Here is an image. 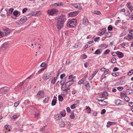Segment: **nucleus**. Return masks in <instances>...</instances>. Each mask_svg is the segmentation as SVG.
Instances as JSON below:
<instances>
[{
    "mask_svg": "<svg viewBox=\"0 0 133 133\" xmlns=\"http://www.w3.org/2000/svg\"><path fill=\"white\" fill-rule=\"evenodd\" d=\"M4 32L5 33V35H8V34L10 33V31L9 29L7 28L6 29H3Z\"/></svg>",
    "mask_w": 133,
    "mask_h": 133,
    "instance_id": "16",
    "label": "nucleus"
},
{
    "mask_svg": "<svg viewBox=\"0 0 133 133\" xmlns=\"http://www.w3.org/2000/svg\"><path fill=\"white\" fill-rule=\"evenodd\" d=\"M60 114H61V116H62L64 117L66 114L65 111L64 110L63 111H61L60 112Z\"/></svg>",
    "mask_w": 133,
    "mask_h": 133,
    "instance_id": "25",
    "label": "nucleus"
},
{
    "mask_svg": "<svg viewBox=\"0 0 133 133\" xmlns=\"http://www.w3.org/2000/svg\"><path fill=\"white\" fill-rule=\"evenodd\" d=\"M117 52L118 53L117 56L119 58H121L124 56V54L122 52L118 51H117Z\"/></svg>",
    "mask_w": 133,
    "mask_h": 133,
    "instance_id": "12",
    "label": "nucleus"
},
{
    "mask_svg": "<svg viewBox=\"0 0 133 133\" xmlns=\"http://www.w3.org/2000/svg\"><path fill=\"white\" fill-rule=\"evenodd\" d=\"M112 55L114 56H117V53L115 52H112L111 53Z\"/></svg>",
    "mask_w": 133,
    "mask_h": 133,
    "instance_id": "50",
    "label": "nucleus"
},
{
    "mask_svg": "<svg viewBox=\"0 0 133 133\" xmlns=\"http://www.w3.org/2000/svg\"><path fill=\"white\" fill-rule=\"evenodd\" d=\"M124 99L125 101L127 102H129L130 100L129 97L127 96H125Z\"/></svg>",
    "mask_w": 133,
    "mask_h": 133,
    "instance_id": "44",
    "label": "nucleus"
},
{
    "mask_svg": "<svg viewBox=\"0 0 133 133\" xmlns=\"http://www.w3.org/2000/svg\"><path fill=\"white\" fill-rule=\"evenodd\" d=\"M46 68V67H44L43 68L39 70L38 72L36 73V74H39L40 73H41Z\"/></svg>",
    "mask_w": 133,
    "mask_h": 133,
    "instance_id": "19",
    "label": "nucleus"
},
{
    "mask_svg": "<svg viewBox=\"0 0 133 133\" xmlns=\"http://www.w3.org/2000/svg\"><path fill=\"white\" fill-rule=\"evenodd\" d=\"M71 5L72 6L78 9H81L82 8L81 6L79 3H72Z\"/></svg>",
    "mask_w": 133,
    "mask_h": 133,
    "instance_id": "5",
    "label": "nucleus"
},
{
    "mask_svg": "<svg viewBox=\"0 0 133 133\" xmlns=\"http://www.w3.org/2000/svg\"><path fill=\"white\" fill-rule=\"evenodd\" d=\"M83 24L85 25H87L88 23V21L87 19L84 18L83 20Z\"/></svg>",
    "mask_w": 133,
    "mask_h": 133,
    "instance_id": "17",
    "label": "nucleus"
},
{
    "mask_svg": "<svg viewBox=\"0 0 133 133\" xmlns=\"http://www.w3.org/2000/svg\"><path fill=\"white\" fill-rule=\"evenodd\" d=\"M54 5L55 6H60L62 5V2H60V3H56L54 4Z\"/></svg>",
    "mask_w": 133,
    "mask_h": 133,
    "instance_id": "32",
    "label": "nucleus"
},
{
    "mask_svg": "<svg viewBox=\"0 0 133 133\" xmlns=\"http://www.w3.org/2000/svg\"><path fill=\"white\" fill-rule=\"evenodd\" d=\"M60 126L62 127H64L65 126V123L64 122L61 121L59 123Z\"/></svg>",
    "mask_w": 133,
    "mask_h": 133,
    "instance_id": "24",
    "label": "nucleus"
},
{
    "mask_svg": "<svg viewBox=\"0 0 133 133\" xmlns=\"http://www.w3.org/2000/svg\"><path fill=\"white\" fill-rule=\"evenodd\" d=\"M19 103V101L17 102L14 104V106L15 107H17Z\"/></svg>",
    "mask_w": 133,
    "mask_h": 133,
    "instance_id": "51",
    "label": "nucleus"
},
{
    "mask_svg": "<svg viewBox=\"0 0 133 133\" xmlns=\"http://www.w3.org/2000/svg\"><path fill=\"white\" fill-rule=\"evenodd\" d=\"M101 32L99 33V35H102L106 31V28H103L101 30Z\"/></svg>",
    "mask_w": 133,
    "mask_h": 133,
    "instance_id": "18",
    "label": "nucleus"
},
{
    "mask_svg": "<svg viewBox=\"0 0 133 133\" xmlns=\"http://www.w3.org/2000/svg\"><path fill=\"white\" fill-rule=\"evenodd\" d=\"M98 71V70L95 71L91 75V76L92 77H94L95 75L97 73Z\"/></svg>",
    "mask_w": 133,
    "mask_h": 133,
    "instance_id": "53",
    "label": "nucleus"
},
{
    "mask_svg": "<svg viewBox=\"0 0 133 133\" xmlns=\"http://www.w3.org/2000/svg\"><path fill=\"white\" fill-rule=\"evenodd\" d=\"M117 89L118 90L121 91L123 89V88L122 87H119L117 88Z\"/></svg>",
    "mask_w": 133,
    "mask_h": 133,
    "instance_id": "54",
    "label": "nucleus"
},
{
    "mask_svg": "<svg viewBox=\"0 0 133 133\" xmlns=\"http://www.w3.org/2000/svg\"><path fill=\"white\" fill-rule=\"evenodd\" d=\"M75 105H76V104H74L71 105L70 106L71 108L72 109H73L75 108L76 107L75 106Z\"/></svg>",
    "mask_w": 133,
    "mask_h": 133,
    "instance_id": "47",
    "label": "nucleus"
},
{
    "mask_svg": "<svg viewBox=\"0 0 133 133\" xmlns=\"http://www.w3.org/2000/svg\"><path fill=\"white\" fill-rule=\"evenodd\" d=\"M101 53V51H100L99 49H97V50L95 51V52L94 53L95 54H97V55H99Z\"/></svg>",
    "mask_w": 133,
    "mask_h": 133,
    "instance_id": "36",
    "label": "nucleus"
},
{
    "mask_svg": "<svg viewBox=\"0 0 133 133\" xmlns=\"http://www.w3.org/2000/svg\"><path fill=\"white\" fill-rule=\"evenodd\" d=\"M12 118L13 119H15L18 118L17 115H14L12 116Z\"/></svg>",
    "mask_w": 133,
    "mask_h": 133,
    "instance_id": "64",
    "label": "nucleus"
},
{
    "mask_svg": "<svg viewBox=\"0 0 133 133\" xmlns=\"http://www.w3.org/2000/svg\"><path fill=\"white\" fill-rule=\"evenodd\" d=\"M110 52V50L109 49H107L104 52L103 54H108L109 52Z\"/></svg>",
    "mask_w": 133,
    "mask_h": 133,
    "instance_id": "43",
    "label": "nucleus"
},
{
    "mask_svg": "<svg viewBox=\"0 0 133 133\" xmlns=\"http://www.w3.org/2000/svg\"><path fill=\"white\" fill-rule=\"evenodd\" d=\"M122 101L119 99H117L115 101V103L116 104L118 105H121L122 104H121V102Z\"/></svg>",
    "mask_w": 133,
    "mask_h": 133,
    "instance_id": "14",
    "label": "nucleus"
},
{
    "mask_svg": "<svg viewBox=\"0 0 133 133\" xmlns=\"http://www.w3.org/2000/svg\"><path fill=\"white\" fill-rule=\"evenodd\" d=\"M53 11L54 15V14H58V11H57L56 9H53Z\"/></svg>",
    "mask_w": 133,
    "mask_h": 133,
    "instance_id": "39",
    "label": "nucleus"
},
{
    "mask_svg": "<svg viewBox=\"0 0 133 133\" xmlns=\"http://www.w3.org/2000/svg\"><path fill=\"white\" fill-rule=\"evenodd\" d=\"M126 92L125 93H123L122 92H121L120 93L121 94V97H124V96H127V94L126 93Z\"/></svg>",
    "mask_w": 133,
    "mask_h": 133,
    "instance_id": "35",
    "label": "nucleus"
},
{
    "mask_svg": "<svg viewBox=\"0 0 133 133\" xmlns=\"http://www.w3.org/2000/svg\"><path fill=\"white\" fill-rule=\"evenodd\" d=\"M87 108L86 109V110L87 111V112L88 114H90L91 113V109L89 107H86Z\"/></svg>",
    "mask_w": 133,
    "mask_h": 133,
    "instance_id": "26",
    "label": "nucleus"
},
{
    "mask_svg": "<svg viewBox=\"0 0 133 133\" xmlns=\"http://www.w3.org/2000/svg\"><path fill=\"white\" fill-rule=\"evenodd\" d=\"M126 92H129V95L133 94V91L131 89H127L126 90Z\"/></svg>",
    "mask_w": 133,
    "mask_h": 133,
    "instance_id": "28",
    "label": "nucleus"
},
{
    "mask_svg": "<svg viewBox=\"0 0 133 133\" xmlns=\"http://www.w3.org/2000/svg\"><path fill=\"white\" fill-rule=\"evenodd\" d=\"M27 20V18L25 16L23 17L20 19L18 21L20 22H21V24L23 23L24 22H25Z\"/></svg>",
    "mask_w": 133,
    "mask_h": 133,
    "instance_id": "8",
    "label": "nucleus"
},
{
    "mask_svg": "<svg viewBox=\"0 0 133 133\" xmlns=\"http://www.w3.org/2000/svg\"><path fill=\"white\" fill-rule=\"evenodd\" d=\"M58 99L59 101L62 102L63 100V96L60 95L58 96Z\"/></svg>",
    "mask_w": 133,
    "mask_h": 133,
    "instance_id": "23",
    "label": "nucleus"
},
{
    "mask_svg": "<svg viewBox=\"0 0 133 133\" xmlns=\"http://www.w3.org/2000/svg\"><path fill=\"white\" fill-rule=\"evenodd\" d=\"M73 83L72 82H71V81H69L68 82H67L66 83V84H67L68 86L69 87H70L72 84Z\"/></svg>",
    "mask_w": 133,
    "mask_h": 133,
    "instance_id": "29",
    "label": "nucleus"
},
{
    "mask_svg": "<svg viewBox=\"0 0 133 133\" xmlns=\"http://www.w3.org/2000/svg\"><path fill=\"white\" fill-rule=\"evenodd\" d=\"M118 70L119 69L117 67H115L114 68L113 70V71L114 72H115L116 71Z\"/></svg>",
    "mask_w": 133,
    "mask_h": 133,
    "instance_id": "58",
    "label": "nucleus"
},
{
    "mask_svg": "<svg viewBox=\"0 0 133 133\" xmlns=\"http://www.w3.org/2000/svg\"><path fill=\"white\" fill-rule=\"evenodd\" d=\"M96 1L98 5H101V3L100 2L99 0H96Z\"/></svg>",
    "mask_w": 133,
    "mask_h": 133,
    "instance_id": "57",
    "label": "nucleus"
},
{
    "mask_svg": "<svg viewBox=\"0 0 133 133\" xmlns=\"http://www.w3.org/2000/svg\"><path fill=\"white\" fill-rule=\"evenodd\" d=\"M44 95V93L43 90H41L38 91L37 96L39 98L43 97Z\"/></svg>",
    "mask_w": 133,
    "mask_h": 133,
    "instance_id": "4",
    "label": "nucleus"
},
{
    "mask_svg": "<svg viewBox=\"0 0 133 133\" xmlns=\"http://www.w3.org/2000/svg\"><path fill=\"white\" fill-rule=\"evenodd\" d=\"M66 19L65 15H62L59 17L56 23V26L58 30H60L65 22Z\"/></svg>",
    "mask_w": 133,
    "mask_h": 133,
    "instance_id": "1",
    "label": "nucleus"
},
{
    "mask_svg": "<svg viewBox=\"0 0 133 133\" xmlns=\"http://www.w3.org/2000/svg\"><path fill=\"white\" fill-rule=\"evenodd\" d=\"M53 73V72L52 71L49 73H48L46 76H45V77H47V78L48 79L51 76V75Z\"/></svg>",
    "mask_w": 133,
    "mask_h": 133,
    "instance_id": "21",
    "label": "nucleus"
},
{
    "mask_svg": "<svg viewBox=\"0 0 133 133\" xmlns=\"http://www.w3.org/2000/svg\"><path fill=\"white\" fill-rule=\"evenodd\" d=\"M116 123V122L109 121L107 123V128H109L111 125H114Z\"/></svg>",
    "mask_w": 133,
    "mask_h": 133,
    "instance_id": "10",
    "label": "nucleus"
},
{
    "mask_svg": "<svg viewBox=\"0 0 133 133\" xmlns=\"http://www.w3.org/2000/svg\"><path fill=\"white\" fill-rule=\"evenodd\" d=\"M19 14V15H20V12L17 10H16L14 11L13 13V15L15 16L16 17H18V15Z\"/></svg>",
    "mask_w": 133,
    "mask_h": 133,
    "instance_id": "13",
    "label": "nucleus"
},
{
    "mask_svg": "<svg viewBox=\"0 0 133 133\" xmlns=\"http://www.w3.org/2000/svg\"><path fill=\"white\" fill-rule=\"evenodd\" d=\"M70 117L71 118L74 119L75 117V116L74 115V112L73 111L72 112L71 115H70Z\"/></svg>",
    "mask_w": 133,
    "mask_h": 133,
    "instance_id": "34",
    "label": "nucleus"
},
{
    "mask_svg": "<svg viewBox=\"0 0 133 133\" xmlns=\"http://www.w3.org/2000/svg\"><path fill=\"white\" fill-rule=\"evenodd\" d=\"M63 93L64 94V95H66L68 93V91L66 89L64 90H63Z\"/></svg>",
    "mask_w": 133,
    "mask_h": 133,
    "instance_id": "61",
    "label": "nucleus"
},
{
    "mask_svg": "<svg viewBox=\"0 0 133 133\" xmlns=\"http://www.w3.org/2000/svg\"><path fill=\"white\" fill-rule=\"evenodd\" d=\"M92 13L96 14L99 15L101 14V12L100 11H93L92 12Z\"/></svg>",
    "mask_w": 133,
    "mask_h": 133,
    "instance_id": "30",
    "label": "nucleus"
},
{
    "mask_svg": "<svg viewBox=\"0 0 133 133\" xmlns=\"http://www.w3.org/2000/svg\"><path fill=\"white\" fill-rule=\"evenodd\" d=\"M116 61V59L115 58L113 57L111 59V62L112 63H115Z\"/></svg>",
    "mask_w": 133,
    "mask_h": 133,
    "instance_id": "41",
    "label": "nucleus"
},
{
    "mask_svg": "<svg viewBox=\"0 0 133 133\" xmlns=\"http://www.w3.org/2000/svg\"><path fill=\"white\" fill-rule=\"evenodd\" d=\"M8 87H4L0 89V92L2 93L8 91Z\"/></svg>",
    "mask_w": 133,
    "mask_h": 133,
    "instance_id": "9",
    "label": "nucleus"
},
{
    "mask_svg": "<svg viewBox=\"0 0 133 133\" xmlns=\"http://www.w3.org/2000/svg\"><path fill=\"white\" fill-rule=\"evenodd\" d=\"M105 35L107 37H110L111 36V32H108L105 34Z\"/></svg>",
    "mask_w": 133,
    "mask_h": 133,
    "instance_id": "22",
    "label": "nucleus"
},
{
    "mask_svg": "<svg viewBox=\"0 0 133 133\" xmlns=\"http://www.w3.org/2000/svg\"><path fill=\"white\" fill-rule=\"evenodd\" d=\"M66 78H64L61 81H62V82L63 83V84H65L64 83L66 81Z\"/></svg>",
    "mask_w": 133,
    "mask_h": 133,
    "instance_id": "59",
    "label": "nucleus"
},
{
    "mask_svg": "<svg viewBox=\"0 0 133 133\" xmlns=\"http://www.w3.org/2000/svg\"><path fill=\"white\" fill-rule=\"evenodd\" d=\"M119 72H116L115 73H113L112 74L113 76L115 77L118 76L119 75Z\"/></svg>",
    "mask_w": 133,
    "mask_h": 133,
    "instance_id": "27",
    "label": "nucleus"
},
{
    "mask_svg": "<svg viewBox=\"0 0 133 133\" xmlns=\"http://www.w3.org/2000/svg\"><path fill=\"white\" fill-rule=\"evenodd\" d=\"M60 84L61 85H62V90H63V86H64V85L66 86V83L64 84H63V83L62 82V81H61L60 82Z\"/></svg>",
    "mask_w": 133,
    "mask_h": 133,
    "instance_id": "49",
    "label": "nucleus"
},
{
    "mask_svg": "<svg viewBox=\"0 0 133 133\" xmlns=\"http://www.w3.org/2000/svg\"><path fill=\"white\" fill-rule=\"evenodd\" d=\"M8 47V44L7 43L5 42L4 43L2 46H1L0 48L2 49L4 51Z\"/></svg>",
    "mask_w": 133,
    "mask_h": 133,
    "instance_id": "7",
    "label": "nucleus"
},
{
    "mask_svg": "<svg viewBox=\"0 0 133 133\" xmlns=\"http://www.w3.org/2000/svg\"><path fill=\"white\" fill-rule=\"evenodd\" d=\"M57 77H54V79L52 80L51 81V82L53 84H54L57 80Z\"/></svg>",
    "mask_w": 133,
    "mask_h": 133,
    "instance_id": "31",
    "label": "nucleus"
},
{
    "mask_svg": "<svg viewBox=\"0 0 133 133\" xmlns=\"http://www.w3.org/2000/svg\"><path fill=\"white\" fill-rule=\"evenodd\" d=\"M98 103L101 106H104L106 104L107 102L104 101L103 99H98Z\"/></svg>",
    "mask_w": 133,
    "mask_h": 133,
    "instance_id": "6",
    "label": "nucleus"
},
{
    "mask_svg": "<svg viewBox=\"0 0 133 133\" xmlns=\"http://www.w3.org/2000/svg\"><path fill=\"white\" fill-rule=\"evenodd\" d=\"M133 73V70H131L127 74L128 75H130Z\"/></svg>",
    "mask_w": 133,
    "mask_h": 133,
    "instance_id": "46",
    "label": "nucleus"
},
{
    "mask_svg": "<svg viewBox=\"0 0 133 133\" xmlns=\"http://www.w3.org/2000/svg\"><path fill=\"white\" fill-rule=\"evenodd\" d=\"M106 112V110L105 109H103L101 111V114H104Z\"/></svg>",
    "mask_w": 133,
    "mask_h": 133,
    "instance_id": "55",
    "label": "nucleus"
},
{
    "mask_svg": "<svg viewBox=\"0 0 133 133\" xmlns=\"http://www.w3.org/2000/svg\"><path fill=\"white\" fill-rule=\"evenodd\" d=\"M28 10V9L27 8H24L22 10V13H24L26 11Z\"/></svg>",
    "mask_w": 133,
    "mask_h": 133,
    "instance_id": "52",
    "label": "nucleus"
},
{
    "mask_svg": "<svg viewBox=\"0 0 133 133\" xmlns=\"http://www.w3.org/2000/svg\"><path fill=\"white\" fill-rule=\"evenodd\" d=\"M77 22L76 19H72L67 23V26L70 28H73L76 25Z\"/></svg>",
    "mask_w": 133,
    "mask_h": 133,
    "instance_id": "2",
    "label": "nucleus"
},
{
    "mask_svg": "<svg viewBox=\"0 0 133 133\" xmlns=\"http://www.w3.org/2000/svg\"><path fill=\"white\" fill-rule=\"evenodd\" d=\"M102 46H103V47H104V48H106L108 46V45L107 44H102Z\"/></svg>",
    "mask_w": 133,
    "mask_h": 133,
    "instance_id": "62",
    "label": "nucleus"
},
{
    "mask_svg": "<svg viewBox=\"0 0 133 133\" xmlns=\"http://www.w3.org/2000/svg\"><path fill=\"white\" fill-rule=\"evenodd\" d=\"M102 94L105 97L108 96V93L106 91L103 92Z\"/></svg>",
    "mask_w": 133,
    "mask_h": 133,
    "instance_id": "45",
    "label": "nucleus"
},
{
    "mask_svg": "<svg viewBox=\"0 0 133 133\" xmlns=\"http://www.w3.org/2000/svg\"><path fill=\"white\" fill-rule=\"evenodd\" d=\"M130 107L133 106V102H130L128 103Z\"/></svg>",
    "mask_w": 133,
    "mask_h": 133,
    "instance_id": "60",
    "label": "nucleus"
},
{
    "mask_svg": "<svg viewBox=\"0 0 133 133\" xmlns=\"http://www.w3.org/2000/svg\"><path fill=\"white\" fill-rule=\"evenodd\" d=\"M84 82V79H82L79 81L78 82V84L80 85L83 83Z\"/></svg>",
    "mask_w": 133,
    "mask_h": 133,
    "instance_id": "38",
    "label": "nucleus"
},
{
    "mask_svg": "<svg viewBox=\"0 0 133 133\" xmlns=\"http://www.w3.org/2000/svg\"><path fill=\"white\" fill-rule=\"evenodd\" d=\"M49 97L48 96H47L46 97H45L44 100H43V101L45 103H47L48 102L49 99Z\"/></svg>",
    "mask_w": 133,
    "mask_h": 133,
    "instance_id": "40",
    "label": "nucleus"
},
{
    "mask_svg": "<svg viewBox=\"0 0 133 133\" xmlns=\"http://www.w3.org/2000/svg\"><path fill=\"white\" fill-rule=\"evenodd\" d=\"M110 73V72L109 71V69H107L104 71V73L105 75H107V74H109Z\"/></svg>",
    "mask_w": 133,
    "mask_h": 133,
    "instance_id": "33",
    "label": "nucleus"
},
{
    "mask_svg": "<svg viewBox=\"0 0 133 133\" xmlns=\"http://www.w3.org/2000/svg\"><path fill=\"white\" fill-rule=\"evenodd\" d=\"M55 118L56 119L58 120L61 119V116L59 114H57L55 116Z\"/></svg>",
    "mask_w": 133,
    "mask_h": 133,
    "instance_id": "20",
    "label": "nucleus"
},
{
    "mask_svg": "<svg viewBox=\"0 0 133 133\" xmlns=\"http://www.w3.org/2000/svg\"><path fill=\"white\" fill-rule=\"evenodd\" d=\"M112 26L110 25L109 26L108 28V30L109 31H111L112 30Z\"/></svg>",
    "mask_w": 133,
    "mask_h": 133,
    "instance_id": "42",
    "label": "nucleus"
},
{
    "mask_svg": "<svg viewBox=\"0 0 133 133\" xmlns=\"http://www.w3.org/2000/svg\"><path fill=\"white\" fill-rule=\"evenodd\" d=\"M79 12V11H75L69 13L68 15L70 17H73L76 16Z\"/></svg>",
    "mask_w": 133,
    "mask_h": 133,
    "instance_id": "3",
    "label": "nucleus"
},
{
    "mask_svg": "<svg viewBox=\"0 0 133 133\" xmlns=\"http://www.w3.org/2000/svg\"><path fill=\"white\" fill-rule=\"evenodd\" d=\"M65 74H61L60 75V78L61 79H63L64 77L65 76Z\"/></svg>",
    "mask_w": 133,
    "mask_h": 133,
    "instance_id": "56",
    "label": "nucleus"
},
{
    "mask_svg": "<svg viewBox=\"0 0 133 133\" xmlns=\"http://www.w3.org/2000/svg\"><path fill=\"white\" fill-rule=\"evenodd\" d=\"M46 64L45 63V62H43L42 63L41 65V66L42 67H44Z\"/></svg>",
    "mask_w": 133,
    "mask_h": 133,
    "instance_id": "48",
    "label": "nucleus"
},
{
    "mask_svg": "<svg viewBox=\"0 0 133 133\" xmlns=\"http://www.w3.org/2000/svg\"><path fill=\"white\" fill-rule=\"evenodd\" d=\"M14 10V9L13 8H10L9 9V14H12V12H13V11Z\"/></svg>",
    "mask_w": 133,
    "mask_h": 133,
    "instance_id": "37",
    "label": "nucleus"
},
{
    "mask_svg": "<svg viewBox=\"0 0 133 133\" xmlns=\"http://www.w3.org/2000/svg\"><path fill=\"white\" fill-rule=\"evenodd\" d=\"M56 97H54V99H53L51 102V105L52 106L55 105L57 101Z\"/></svg>",
    "mask_w": 133,
    "mask_h": 133,
    "instance_id": "11",
    "label": "nucleus"
},
{
    "mask_svg": "<svg viewBox=\"0 0 133 133\" xmlns=\"http://www.w3.org/2000/svg\"><path fill=\"white\" fill-rule=\"evenodd\" d=\"M47 12L48 14L51 15L53 16L54 15L53 9L48 10Z\"/></svg>",
    "mask_w": 133,
    "mask_h": 133,
    "instance_id": "15",
    "label": "nucleus"
},
{
    "mask_svg": "<svg viewBox=\"0 0 133 133\" xmlns=\"http://www.w3.org/2000/svg\"><path fill=\"white\" fill-rule=\"evenodd\" d=\"M32 14H33V16H38V15H37V13H36V11L33 12Z\"/></svg>",
    "mask_w": 133,
    "mask_h": 133,
    "instance_id": "63",
    "label": "nucleus"
}]
</instances>
